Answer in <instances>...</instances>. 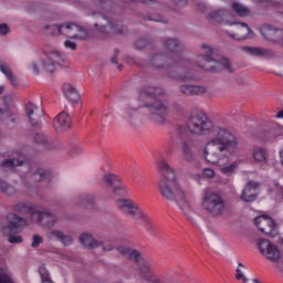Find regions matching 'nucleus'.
Wrapping results in <instances>:
<instances>
[{"label":"nucleus","mask_w":283,"mask_h":283,"mask_svg":"<svg viewBox=\"0 0 283 283\" xmlns=\"http://www.w3.org/2000/svg\"><path fill=\"white\" fill-rule=\"evenodd\" d=\"M72 125V119L67 113L62 112L53 119V127L56 132H64V129H70Z\"/></svg>","instance_id":"obj_20"},{"label":"nucleus","mask_w":283,"mask_h":283,"mask_svg":"<svg viewBox=\"0 0 283 283\" xmlns=\"http://www.w3.org/2000/svg\"><path fill=\"white\" fill-rule=\"evenodd\" d=\"M258 248L260 253H262V255L266 258V260H270V262H279L280 249H277L275 244L271 243L266 239H259Z\"/></svg>","instance_id":"obj_11"},{"label":"nucleus","mask_w":283,"mask_h":283,"mask_svg":"<svg viewBox=\"0 0 283 283\" xmlns=\"http://www.w3.org/2000/svg\"><path fill=\"white\" fill-rule=\"evenodd\" d=\"M158 170L160 172L159 191L166 200H176L181 211H191V206L187 201L185 191L180 189L178 180L176 179V169L169 166L167 160L158 161Z\"/></svg>","instance_id":"obj_2"},{"label":"nucleus","mask_w":283,"mask_h":283,"mask_svg":"<svg viewBox=\"0 0 283 283\" xmlns=\"http://www.w3.org/2000/svg\"><path fill=\"white\" fill-rule=\"evenodd\" d=\"M216 171L211 168H205L203 169V178H214Z\"/></svg>","instance_id":"obj_41"},{"label":"nucleus","mask_w":283,"mask_h":283,"mask_svg":"<svg viewBox=\"0 0 283 283\" xmlns=\"http://www.w3.org/2000/svg\"><path fill=\"white\" fill-rule=\"evenodd\" d=\"M8 224L6 227H0V231L3 233H21L24 227H28L30 223L23 217H19L15 213H9L7 217Z\"/></svg>","instance_id":"obj_10"},{"label":"nucleus","mask_w":283,"mask_h":283,"mask_svg":"<svg viewBox=\"0 0 283 283\" xmlns=\"http://www.w3.org/2000/svg\"><path fill=\"white\" fill-rule=\"evenodd\" d=\"M62 62L63 57H61V53L59 51H52L50 53H44L42 65L46 72L52 74L55 72L56 65H61Z\"/></svg>","instance_id":"obj_14"},{"label":"nucleus","mask_w":283,"mask_h":283,"mask_svg":"<svg viewBox=\"0 0 283 283\" xmlns=\"http://www.w3.org/2000/svg\"><path fill=\"white\" fill-rule=\"evenodd\" d=\"M232 10L238 14V17H249V10L238 2L232 4Z\"/></svg>","instance_id":"obj_33"},{"label":"nucleus","mask_w":283,"mask_h":283,"mask_svg":"<svg viewBox=\"0 0 283 283\" xmlns=\"http://www.w3.org/2000/svg\"><path fill=\"white\" fill-rule=\"evenodd\" d=\"M50 235L51 238H56V240H60L64 247H70V244L73 242L72 237L65 235L59 230L51 231Z\"/></svg>","instance_id":"obj_30"},{"label":"nucleus","mask_w":283,"mask_h":283,"mask_svg":"<svg viewBox=\"0 0 283 283\" xmlns=\"http://www.w3.org/2000/svg\"><path fill=\"white\" fill-rule=\"evenodd\" d=\"M180 91L182 94H186V96H202V94L207 92V88L200 85L185 84L180 87Z\"/></svg>","instance_id":"obj_24"},{"label":"nucleus","mask_w":283,"mask_h":283,"mask_svg":"<svg viewBox=\"0 0 283 283\" xmlns=\"http://www.w3.org/2000/svg\"><path fill=\"white\" fill-rule=\"evenodd\" d=\"M174 78H178L179 81H193L196 77L193 75H172Z\"/></svg>","instance_id":"obj_40"},{"label":"nucleus","mask_w":283,"mask_h":283,"mask_svg":"<svg viewBox=\"0 0 283 283\" xmlns=\"http://www.w3.org/2000/svg\"><path fill=\"white\" fill-rule=\"evenodd\" d=\"M118 253L127 260H133L135 264L138 266L139 274L142 275L143 280L149 283H160V279L156 275L154 271V265L151 262L145 258L143 254L136 250H132L129 248H125L123 245L117 248Z\"/></svg>","instance_id":"obj_7"},{"label":"nucleus","mask_w":283,"mask_h":283,"mask_svg":"<svg viewBox=\"0 0 283 283\" xmlns=\"http://www.w3.org/2000/svg\"><path fill=\"white\" fill-rule=\"evenodd\" d=\"M64 36H69V39H85L87 36V30L78 24L66 23L63 24V33Z\"/></svg>","instance_id":"obj_15"},{"label":"nucleus","mask_w":283,"mask_h":283,"mask_svg":"<svg viewBox=\"0 0 283 283\" xmlns=\"http://www.w3.org/2000/svg\"><path fill=\"white\" fill-rule=\"evenodd\" d=\"M275 118H281L283 119V109L279 111Z\"/></svg>","instance_id":"obj_47"},{"label":"nucleus","mask_w":283,"mask_h":283,"mask_svg":"<svg viewBox=\"0 0 283 283\" xmlns=\"http://www.w3.org/2000/svg\"><path fill=\"white\" fill-rule=\"evenodd\" d=\"M25 114L33 127H41V118H43V111L36 107L32 102L25 104Z\"/></svg>","instance_id":"obj_16"},{"label":"nucleus","mask_w":283,"mask_h":283,"mask_svg":"<svg viewBox=\"0 0 283 283\" xmlns=\"http://www.w3.org/2000/svg\"><path fill=\"white\" fill-rule=\"evenodd\" d=\"M116 207L119 209V211H122V213L130 216L136 220H140L142 224L146 227L147 231L154 230V223L151 222V219L136 201L132 199H118L116 201Z\"/></svg>","instance_id":"obj_8"},{"label":"nucleus","mask_w":283,"mask_h":283,"mask_svg":"<svg viewBox=\"0 0 283 283\" xmlns=\"http://www.w3.org/2000/svg\"><path fill=\"white\" fill-rule=\"evenodd\" d=\"M0 191L7 193V196H14V193H17V189H14V187L2 180H0Z\"/></svg>","instance_id":"obj_35"},{"label":"nucleus","mask_w":283,"mask_h":283,"mask_svg":"<svg viewBox=\"0 0 283 283\" xmlns=\"http://www.w3.org/2000/svg\"><path fill=\"white\" fill-rule=\"evenodd\" d=\"M243 52H248L252 56H262L263 59H271L273 52L269 49L244 46Z\"/></svg>","instance_id":"obj_26"},{"label":"nucleus","mask_w":283,"mask_h":283,"mask_svg":"<svg viewBox=\"0 0 283 283\" xmlns=\"http://www.w3.org/2000/svg\"><path fill=\"white\" fill-rule=\"evenodd\" d=\"M10 32V27L8 24H0V34L6 36Z\"/></svg>","instance_id":"obj_43"},{"label":"nucleus","mask_w":283,"mask_h":283,"mask_svg":"<svg viewBox=\"0 0 283 283\" xmlns=\"http://www.w3.org/2000/svg\"><path fill=\"white\" fill-rule=\"evenodd\" d=\"M64 46L66 48V50H73V51L76 50V43L70 40H66L64 42Z\"/></svg>","instance_id":"obj_42"},{"label":"nucleus","mask_w":283,"mask_h":283,"mask_svg":"<svg viewBox=\"0 0 283 283\" xmlns=\"http://www.w3.org/2000/svg\"><path fill=\"white\" fill-rule=\"evenodd\" d=\"M2 103L3 105L0 106V118H10V103H12V96H4Z\"/></svg>","instance_id":"obj_29"},{"label":"nucleus","mask_w":283,"mask_h":283,"mask_svg":"<svg viewBox=\"0 0 283 283\" xmlns=\"http://www.w3.org/2000/svg\"><path fill=\"white\" fill-rule=\"evenodd\" d=\"M3 92H6V87L0 86V94H3Z\"/></svg>","instance_id":"obj_52"},{"label":"nucleus","mask_w":283,"mask_h":283,"mask_svg":"<svg viewBox=\"0 0 283 283\" xmlns=\"http://www.w3.org/2000/svg\"><path fill=\"white\" fill-rule=\"evenodd\" d=\"M187 129L191 136H207L209 134L214 136L208 140L203 149L205 159L211 165L224 167L229 164L231 154L238 149V139L233 133L228 128L213 126V122L205 113H199L191 115L187 126H178L175 134L168 137L165 145L166 156H172L181 143L182 160L192 163L193 150H191L189 142L185 140Z\"/></svg>","instance_id":"obj_1"},{"label":"nucleus","mask_w":283,"mask_h":283,"mask_svg":"<svg viewBox=\"0 0 283 283\" xmlns=\"http://www.w3.org/2000/svg\"><path fill=\"white\" fill-rule=\"evenodd\" d=\"M201 209L212 218H222L227 203L220 193L206 189L201 198Z\"/></svg>","instance_id":"obj_9"},{"label":"nucleus","mask_w":283,"mask_h":283,"mask_svg":"<svg viewBox=\"0 0 283 283\" xmlns=\"http://www.w3.org/2000/svg\"><path fill=\"white\" fill-rule=\"evenodd\" d=\"M109 28V31H107ZM127 28L123 25L122 21L108 20L107 25H102L97 28L98 34H101L102 39H107V34H125Z\"/></svg>","instance_id":"obj_13"},{"label":"nucleus","mask_w":283,"mask_h":283,"mask_svg":"<svg viewBox=\"0 0 283 283\" xmlns=\"http://www.w3.org/2000/svg\"><path fill=\"white\" fill-rule=\"evenodd\" d=\"M104 182L107 187H109V189L114 191V193H116V191H124V193H127V188L125 185H123V181L118 176L112 172L104 175Z\"/></svg>","instance_id":"obj_17"},{"label":"nucleus","mask_w":283,"mask_h":283,"mask_svg":"<svg viewBox=\"0 0 283 283\" xmlns=\"http://www.w3.org/2000/svg\"><path fill=\"white\" fill-rule=\"evenodd\" d=\"M31 69H32V71H33L34 74H39V66L36 65V63L33 62V63L31 64Z\"/></svg>","instance_id":"obj_46"},{"label":"nucleus","mask_w":283,"mask_h":283,"mask_svg":"<svg viewBox=\"0 0 283 283\" xmlns=\"http://www.w3.org/2000/svg\"><path fill=\"white\" fill-rule=\"evenodd\" d=\"M29 176H31L32 180H34L35 182H43V180H52L51 170L36 168L34 166H30Z\"/></svg>","instance_id":"obj_21"},{"label":"nucleus","mask_w":283,"mask_h":283,"mask_svg":"<svg viewBox=\"0 0 283 283\" xmlns=\"http://www.w3.org/2000/svg\"><path fill=\"white\" fill-rule=\"evenodd\" d=\"M260 187L258 182L249 181L241 193L243 202H253L258 198L255 190Z\"/></svg>","instance_id":"obj_22"},{"label":"nucleus","mask_w":283,"mask_h":283,"mask_svg":"<svg viewBox=\"0 0 283 283\" xmlns=\"http://www.w3.org/2000/svg\"><path fill=\"white\" fill-rule=\"evenodd\" d=\"M12 209L17 212V213H22L23 216H28V213H30L31 216V220H33L34 218V213H36V208H34L33 205L20 201L15 205L12 206Z\"/></svg>","instance_id":"obj_23"},{"label":"nucleus","mask_w":283,"mask_h":283,"mask_svg":"<svg viewBox=\"0 0 283 283\" xmlns=\"http://www.w3.org/2000/svg\"><path fill=\"white\" fill-rule=\"evenodd\" d=\"M8 241L10 244H21L23 242L22 235H9Z\"/></svg>","instance_id":"obj_37"},{"label":"nucleus","mask_w":283,"mask_h":283,"mask_svg":"<svg viewBox=\"0 0 283 283\" xmlns=\"http://www.w3.org/2000/svg\"><path fill=\"white\" fill-rule=\"evenodd\" d=\"M32 220L34 222H38V224H41L42 227L46 228L56 224V216L52 214L51 212H39L35 210Z\"/></svg>","instance_id":"obj_19"},{"label":"nucleus","mask_w":283,"mask_h":283,"mask_svg":"<svg viewBox=\"0 0 283 283\" xmlns=\"http://www.w3.org/2000/svg\"><path fill=\"white\" fill-rule=\"evenodd\" d=\"M40 244H43V238L39 234H34L31 247L33 249H36V248H39Z\"/></svg>","instance_id":"obj_38"},{"label":"nucleus","mask_w":283,"mask_h":283,"mask_svg":"<svg viewBox=\"0 0 283 283\" xmlns=\"http://www.w3.org/2000/svg\"><path fill=\"white\" fill-rule=\"evenodd\" d=\"M46 34H51L52 36H57L59 34H63V24H51L45 27Z\"/></svg>","instance_id":"obj_32"},{"label":"nucleus","mask_w":283,"mask_h":283,"mask_svg":"<svg viewBox=\"0 0 283 283\" xmlns=\"http://www.w3.org/2000/svg\"><path fill=\"white\" fill-rule=\"evenodd\" d=\"M252 156L255 160V163H266L268 154L266 149L256 147L252 151Z\"/></svg>","instance_id":"obj_31"},{"label":"nucleus","mask_w":283,"mask_h":283,"mask_svg":"<svg viewBox=\"0 0 283 283\" xmlns=\"http://www.w3.org/2000/svg\"><path fill=\"white\" fill-rule=\"evenodd\" d=\"M254 224L265 235L269 238H275L277 231L275 230V221L269 216H260L254 219Z\"/></svg>","instance_id":"obj_12"},{"label":"nucleus","mask_w":283,"mask_h":283,"mask_svg":"<svg viewBox=\"0 0 283 283\" xmlns=\"http://www.w3.org/2000/svg\"><path fill=\"white\" fill-rule=\"evenodd\" d=\"M39 138H41V135H36L35 136V143H45V139H39Z\"/></svg>","instance_id":"obj_48"},{"label":"nucleus","mask_w":283,"mask_h":283,"mask_svg":"<svg viewBox=\"0 0 283 283\" xmlns=\"http://www.w3.org/2000/svg\"><path fill=\"white\" fill-rule=\"evenodd\" d=\"M80 242L87 249H101L102 251H112V245H105L94 240L92 234L84 233L80 237Z\"/></svg>","instance_id":"obj_18"},{"label":"nucleus","mask_w":283,"mask_h":283,"mask_svg":"<svg viewBox=\"0 0 283 283\" xmlns=\"http://www.w3.org/2000/svg\"><path fill=\"white\" fill-rule=\"evenodd\" d=\"M149 20H150V21H157V22H160V21H163V18H157V19H156V18H149Z\"/></svg>","instance_id":"obj_51"},{"label":"nucleus","mask_w":283,"mask_h":283,"mask_svg":"<svg viewBox=\"0 0 283 283\" xmlns=\"http://www.w3.org/2000/svg\"><path fill=\"white\" fill-rule=\"evenodd\" d=\"M210 21L214 23H224L226 25H235V33H228L230 39H235L237 41H244V39H251L253 36V31L249 28V24L244 22H237L233 20V13L227 10H219L209 13Z\"/></svg>","instance_id":"obj_6"},{"label":"nucleus","mask_w":283,"mask_h":283,"mask_svg":"<svg viewBox=\"0 0 283 283\" xmlns=\"http://www.w3.org/2000/svg\"><path fill=\"white\" fill-rule=\"evenodd\" d=\"M0 72L4 74V76L10 81V83L17 87V78L14 77V74H12V70H10V66L8 63L0 61Z\"/></svg>","instance_id":"obj_28"},{"label":"nucleus","mask_w":283,"mask_h":283,"mask_svg":"<svg viewBox=\"0 0 283 283\" xmlns=\"http://www.w3.org/2000/svg\"><path fill=\"white\" fill-rule=\"evenodd\" d=\"M94 27H95V28H98V23H95Z\"/></svg>","instance_id":"obj_54"},{"label":"nucleus","mask_w":283,"mask_h":283,"mask_svg":"<svg viewBox=\"0 0 283 283\" xmlns=\"http://www.w3.org/2000/svg\"><path fill=\"white\" fill-rule=\"evenodd\" d=\"M167 54H156L151 57V63L157 70H182L187 67L191 70L193 62L185 59L184 48L176 38L166 40Z\"/></svg>","instance_id":"obj_3"},{"label":"nucleus","mask_w":283,"mask_h":283,"mask_svg":"<svg viewBox=\"0 0 283 283\" xmlns=\"http://www.w3.org/2000/svg\"><path fill=\"white\" fill-rule=\"evenodd\" d=\"M63 93L66 101H70V103H78L81 101V94H78V91H76L72 84H64Z\"/></svg>","instance_id":"obj_25"},{"label":"nucleus","mask_w":283,"mask_h":283,"mask_svg":"<svg viewBox=\"0 0 283 283\" xmlns=\"http://www.w3.org/2000/svg\"><path fill=\"white\" fill-rule=\"evenodd\" d=\"M201 49L205 50V54L197 56L196 67L205 70L206 72H220L221 69L230 74L233 72L231 62H229L227 57L220 55V50L216 46L203 43L201 44Z\"/></svg>","instance_id":"obj_5"},{"label":"nucleus","mask_w":283,"mask_h":283,"mask_svg":"<svg viewBox=\"0 0 283 283\" xmlns=\"http://www.w3.org/2000/svg\"><path fill=\"white\" fill-rule=\"evenodd\" d=\"M174 3L176 4V6H186L187 4V0H174Z\"/></svg>","instance_id":"obj_45"},{"label":"nucleus","mask_w":283,"mask_h":283,"mask_svg":"<svg viewBox=\"0 0 283 283\" xmlns=\"http://www.w3.org/2000/svg\"><path fill=\"white\" fill-rule=\"evenodd\" d=\"M117 67H118L119 71L123 70V65H118Z\"/></svg>","instance_id":"obj_53"},{"label":"nucleus","mask_w":283,"mask_h":283,"mask_svg":"<svg viewBox=\"0 0 283 283\" xmlns=\"http://www.w3.org/2000/svg\"><path fill=\"white\" fill-rule=\"evenodd\" d=\"M147 41L145 39H139L135 42L136 50H145V46L147 45Z\"/></svg>","instance_id":"obj_39"},{"label":"nucleus","mask_w":283,"mask_h":283,"mask_svg":"<svg viewBox=\"0 0 283 283\" xmlns=\"http://www.w3.org/2000/svg\"><path fill=\"white\" fill-rule=\"evenodd\" d=\"M112 63H114L115 65L118 64V57L115 55L112 57Z\"/></svg>","instance_id":"obj_49"},{"label":"nucleus","mask_w":283,"mask_h":283,"mask_svg":"<svg viewBox=\"0 0 283 283\" xmlns=\"http://www.w3.org/2000/svg\"><path fill=\"white\" fill-rule=\"evenodd\" d=\"M23 165H25V156L18 154V158L6 159L2 161L1 167H3V169L8 168L12 170L14 167H23Z\"/></svg>","instance_id":"obj_27"},{"label":"nucleus","mask_w":283,"mask_h":283,"mask_svg":"<svg viewBox=\"0 0 283 283\" xmlns=\"http://www.w3.org/2000/svg\"><path fill=\"white\" fill-rule=\"evenodd\" d=\"M197 8L200 12H206L207 11V4H205V2H199L197 4Z\"/></svg>","instance_id":"obj_44"},{"label":"nucleus","mask_w":283,"mask_h":283,"mask_svg":"<svg viewBox=\"0 0 283 283\" xmlns=\"http://www.w3.org/2000/svg\"><path fill=\"white\" fill-rule=\"evenodd\" d=\"M99 4L101 6H107V4H109V2L107 0H99Z\"/></svg>","instance_id":"obj_50"},{"label":"nucleus","mask_w":283,"mask_h":283,"mask_svg":"<svg viewBox=\"0 0 283 283\" xmlns=\"http://www.w3.org/2000/svg\"><path fill=\"white\" fill-rule=\"evenodd\" d=\"M81 205L86 209H94V197L92 195H84L81 197Z\"/></svg>","instance_id":"obj_34"},{"label":"nucleus","mask_w":283,"mask_h":283,"mask_svg":"<svg viewBox=\"0 0 283 283\" xmlns=\"http://www.w3.org/2000/svg\"><path fill=\"white\" fill-rule=\"evenodd\" d=\"M160 96H165V90L151 86H145L138 95L139 107H148L150 118L158 125H163L167 118V106L163 104Z\"/></svg>","instance_id":"obj_4"},{"label":"nucleus","mask_w":283,"mask_h":283,"mask_svg":"<svg viewBox=\"0 0 283 283\" xmlns=\"http://www.w3.org/2000/svg\"><path fill=\"white\" fill-rule=\"evenodd\" d=\"M235 169H238V163H233L230 166L221 168V171L226 176H231V174H233V171H235Z\"/></svg>","instance_id":"obj_36"}]
</instances>
